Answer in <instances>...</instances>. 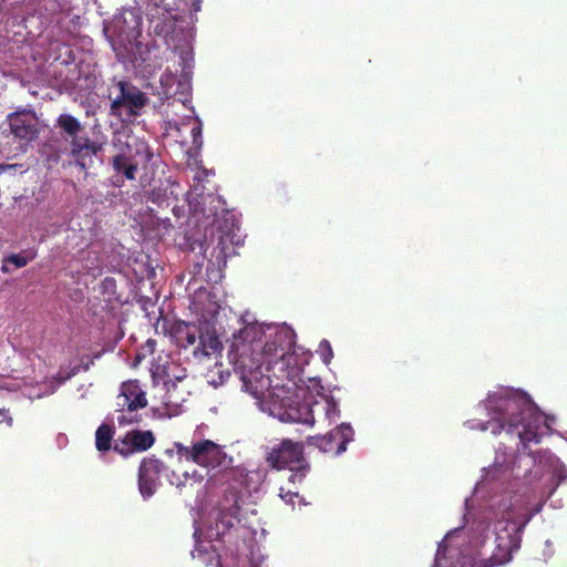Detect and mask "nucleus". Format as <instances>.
<instances>
[{"label": "nucleus", "instance_id": "b1692460", "mask_svg": "<svg viewBox=\"0 0 567 567\" xmlns=\"http://www.w3.org/2000/svg\"><path fill=\"white\" fill-rule=\"evenodd\" d=\"M166 405H168V406L169 405H173V406L177 405V403L173 400V395L172 394H169V396H168V399L166 401Z\"/></svg>", "mask_w": 567, "mask_h": 567}, {"label": "nucleus", "instance_id": "aec40b11", "mask_svg": "<svg viewBox=\"0 0 567 567\" xmlns=\"http://www.w3.org/2000/svg\"><path fill=\"white\" fill-rule=\"evenodd\" d=\"M183 476H184V481L183 482H177V485H181V484H184V485H196V484H202L205 480V475L203 474V472L200 471H197V470H193L192 472H188V471H185L183 473Z\"/></svg>", "mask_w": 567, "mask_h": 567}, {"label": "nucleus", "instance_id": "ddd939ff", "mask_svg": "<svg viewBox=\"0 0 567 567\" xmlns=\"http://www.w3.org/2000/svg\"><path fill=\"white\" fill-rule=\"evenodd\" d=\"M175 81V78L172 73H164L162 76H161V84L164 89V94L167 95V96H172V95H175L177 94L178 92L181 93H186L189 89V84L187 82V80H185L184 82L179 81L178 82V86H177V90H173V83Z\"/></svg>", "mask_w": 567, "mask_h": 567}, {"label": "nucleus", "instance_id": "9d476101", "mask_svg": "<svg viewBox=\"0 0 567 567\" xmlns=\"http://www.w3.org/2000/svg\"><path fill=\"white\" fill-rule=\"evenodd\" d=\"M117 406L134 411L147 404L145 392L136 381L124 382L117 396Z\"/></svg>", "mask_w": 567, "mask_h": 567}, {"label": "nucleus", "instance_id": "393cba45", "mask_svg": "<svg viewBox=\"0 0 567 567\" xmlns=\"http://www.w3.org/2000/svg\"><path fill=\"white\" fill-rule=\"evenodd\" d=\"M252 331H254V328H246L243 333L245 334V337H249Z\"/></svg>", "mask_w": 567, "mask_h": 567}, {"label": "nucleus", "instance_id": "f03ea898", "mask_svg": "<svg viewBox=\"0 0 567 567\" xmlns=\"http://www.w3.org/2000/svg\"><path fill=\"white\" fill-rule=\"evenodd\" d=\"M485 409L491 414L488 425H482V430H488L494 434L508 427L516 429L517 435L523 442L537 441L549 429L545 415L538 412L522 393L499 390L491 394L485 402Z\"/></svg>", "mask_w": 567, "mask_h": 567}, {"label": "nucleus", "instance_id": "6ab92c4d", "mask_svg": "<svg viewBox=\"0 0 567 567\" xmlns=\"http://www.w3.org/2000/svg\"><path fill=\"white\" fill-rule=\"evenodd\" d=\"M122 94L124 97V103H128L132 107H141L145 103V99L143 94L136 90H125L122 87Z\"/></svg>", "mask_w": 567, "mask_h": 567}, {"label": "nucleus", "instance_id": "20e7f679", "mask_svg": "<svg viewBox=\"0 0 567 567\" xmlns=\"http://www.w3.org/2000/svg\"><path fill=\"white\" fill-rule=\"evenodd\" d=\"M267 460L274 467H289L291 472H295L289 477L293 483L301 481L305 476L306 466L302 457V446L299 443L284 440L277 446L272 447Z\"/></svg>", "mask_w": 567, "mask_h": 567}, {"label": "nucleus", "instance_id": "2eb2a0df", "mask_svg": "<svg viewBox=\"0 0 567 567\" xmlns=\"http://www.w3.org/2000/svg\"><path fill=\"white\" fill-rule=\"evenodd\" d=\"M113 431L107 425H101L95 433V445L99 451H106L111 446Z\"/></svg>", "mask_w": 567, "mask_h": 567}, {"label": "nucleus", "instance_id": "412c9836", "mask_svg": "<svg viewBox=\"0 0 567 567\" xmlns=\"http://www.w3.org/2000/svg\"><path fill=\"white\" fill-rule=\"evenodd\" d=\"M319 353L323 360L324 363H330L333 352L330 343L327 340H322L319 344Z\"/></svg>", "mask_w": 567, "mask_h": 567}, {"label": "nucleus", "instance_id": "c756f323", "mask_svg": "<svg viewBox=\"0 0 567 567\" xmlns=\"http://www.w3.org/2000/svg\"><path fill=\"white\" fill-rule=\"evenodd\" d=\"M2 413V411L0 410V414Z\"/></svg>", "mask_w": 567, "mask_h": 567}, {"label": "nucleus", "instance_id": "6e6552de", "mask_svg": "<svg viewBox=\"0 0 567 567\" xmlns=\"http://www.w3.org/2000/svg\"><path fill=\"white\" fill-rule=\"evenodd\" d=\"M11 132L21 140L31 141L38 136L39 123L31 112H21L9 116Z\"/></svg>", "mask_w": 567, "mask_h": 567}, {"label": "nucleus", "instance_id": "a211bd4d", "mask_svg": "<svg viewBox=\"0 0 567 567\" xmlns=\"http://www.w3.org/2000/svg\"><path fill=\"white\" fill-rule=\"evenodd\" d=\"M29 261V257L22 255H11L3 259L1 270L3 272H10L12 270L11 266L16 268H22L27 266Z\"/></svg>", "mask_w": 567, "mask_h": 567}, {"label": "nucleus", "instance_id": "423d86ee", "mask_svg": "<svg viewBox=\"0 0 567 567\" xmlns=\"http://www.w3.org/2000/svg\"><path fill=\"white\" fill-rule=\"evenodd\" d=\"M58 125L71 138V152L79 161L85 156L96 154L101 150L102 143L81 135L82 125L75 117L62 114L58 118Z\"/></svg>", "mask_w": 567, "mask_h": 567}, {"label": "nucleus", "instance_id": "1a4fd4ad", "mask_svg": "<svg viewBox=\"0 0 567 567\" xmlns=\"http://www.w3.org/2000/svg\"><path fill=\"white\" fill-rule=\"evenodd\" d=\"M161 464L156 460H145L142 462L138 474L140 492L144 498H148L157 489Z\"/></svg>", "mask_w": 567, "mask_h": 567}, {"label": "nucleus", "instance_id": "7ed1b4c3", "mask_svg": "<svg viewBox=\"0 0 567 567\" xmlns=\"http://www.w3.org/2000/svg\"><path fill=\"white\" fill-rule=\"evenodd\" d=\"M175 447L179 458L192 460L207 471L227 468L233 463V458L227 455L224 447L210 440L198 441L192 447L182 444H176Z\"/></svg>", "mask_w": 567, "mask_h": 567}, {"label": "nucleus", "instance_id": "0eeeda50", "mask_svg": "<svg viewBox=\"0 0 567 567\" xmlns=\"http://www.w3.org/2000/svg\"><path fill=\"white\" fill-rule=\"evenodd\" d=\"M353 429L350 424L342 423L326 436L312 437V444L327 453L341 454L346 451L347 444L352 441Z\"/></svg>", "mask_w": 567, "mask_h": 567}, {"label": "nucleus", "instance_id": "bb28decb", "mask_svg": "<svg viewBox=\"0 0 567 567\" xmlns=\"http://www.w3.org/2000/svg\"><path fill=\"white\" fill-rule=\"evenodd\" d=\"M288 494H290V492H288ZM290 496H291V497H292V496H293V497H298V494H297V493H291V495H290Z\"/></svg>", "mask_w": 567, "mask_h": 567}, {"label": "nucleus", "instance_id": "4468645a", "mask_svg": "<svg viewBox=\"0 0 567 567\" xmlns=\"http://www.w3.org/2000/svg\"><path fill=\"white\" fill-rule=\"evenodd\" d=\"M231 501H233L231 505L228 506V505L224 504L223 508H221V512H223L221 523H224L228 526H233L235 520L240 522V516H239L240 507L238 505V501H237V497L235 494L231 495Z\"/></svg>", "mask_w": 567, "mask_h": 567}, {"label": "nucleus", "instance_id": "cd10ccee", "mask_svg": "<svg viewBox=\"0 0 567 567\" xmlns=\"http://www.w3.org/2000/svg\"><path fill=\"white\" fill-rule=\"evenodd\" d=\"M121 135H122V134H117V136H116V141L121 142Z\"/></svg>", "mask_w": 567, "mask_h": 567}, {"label": "nucleus", "instance_id": "a878e982", "mask_svg": "<svg viewBox=\"0 0 567 567\" xmlns=\"http://www.w3.org/2000/svg\"><path fill=\"white\" fill-rule=\"evenodd\" d=\"M128 14L133 18L134 28H135L138 24V21L132 11H130Z\"/></svg>", "mask_w": 567, "mask_h": 567}, {"label": "nucleus", "instance_id": "f257e3e1", "mask_svg": "<svg viewBox=\"0 0 567 567\" xmlns=\"http://www.w3.org/2000/svg\"><path fill=\"white\" fill-rule=\"evenodd\" d=\"M285 337V332L277 333L275 340L256 354L252 360L258 367L245 370L241 375L245 390L256 399L261 411L281 422L313 424L317 414L319 423L331 424L339 416L338 405L319 379H308L298 386L274 385L270 377L261 372L262 364L269 367L284 357L278 343Z\"/></svg>", "mask_w": 567, "mask_h": 567}, {"label": "nucleus", "instance_id": "c85d7f7f", "mask_svg": "<svg viewBox=\"0 0 567 567\" xmlns=\"http://www.w3.org/2000/svg\"><path fill=\"white\" fill-rule=\"evenodd\" d=\"M6 168V166H0V173L3 172Z\"/></svg>", "mask_w": 567, "mask_h": 567}, {"label": "nucleus", "instance_id": "dca6fc26", "mask_svg": "<svg viewBox=\"0 0 567 567\" xmlns=\"http://www.w3.org/2000/svg\"><path fill=\"white\" fill-rule=\"evenodd\" d=\"M199 343L205 355H210L220 349V342L218 338L215 334L208 332L200 336Z\"/></svg>", "mask_w": 567, "mask_h": 567}, {"label": "nucleus", "instance_id": "9b49d317", "mask_svg": "<svg viewBox=\"0 0 567 567\" xmlns=\"http://www.w3.org/2000/svg\"><path fill=\"white\" fill-rule=\"evenodd\" d=\"M153 443L154 436L151 431H132L124 436L123 444L127 445V449L121 450V453L145 451L150 449Z\"/></svg>", "mask_w": 567, "mask_h": 567}, {"label": "nucleus", "instance_id": "4be33fe9", "mask_svg": "<svg viewBox=\"0 0 567 567\" xmlns=\"http://www.w3.org/2000/svg\"><path fill=\"white\" fill-rule=\"evenodd\" d=\"M192 134L194 138V144H196L198 147L202 145V125L197 124L195 127L192 128Z\"/></svg>", "mask_w": 567, "mask_h": 567}, {"label": "nucleus", "instance_id": "5701e85b", "mask_svg": "<svg viewBox=\"0 0 567 567\" xmlns=\"http://www.w3.org/2000/svg\"><path fill=\"white\" fill-rule=\"evenodd\" d=\"M196 341V337L194 332H187V342L188 344H194Z\"/></svg>", "mask_w": 567, "mask_h": 567}, {"label": "nucleus", "instance_id": "f8f14e48", "mask_svg": "<svg viewBox=\"0 0 567 567\" xmlns=\"http://www.w3.org/2000/svg\"><path fill=\"white\" fill-rule=\"evenodd\" d=\"M434 567H487L483 561H476L474 558L464 557L458 566H452L446 556V548L440 545Z\"/></svg>", "mask_w": 567, "mask_h": 567}, {"label": "nucleus", "instance_id": "f3484780", "mask_svg": "<svg viewBox=\"0 0 567 567\" xmlns=\"http://www.w3.org/2000/svg\"><path fill=\"white\" fill-rule=\"evenodd\" d=\"M114 167L118 172H123L128 179H134L136 165L128 163L123 155H117L114 158Z\"/></svg>", "mask_w": 567, "mask_h": 567}, {"label": "nucleus", "instance_id": "39448f33", "mask_svg": "<svg viewBox=\"0 0 567 567\" xmlns=\"http://www.w3.org/2000/svg\"><path fill=\"white\" fill-rule=\"evenodd\" d=\"M522 527L518 522H513L508 515L498 520L494 527L496 551L492 556L493 565H501L509 561L511 553L518 547L517 534Z\"/></svg>", "mask_w": 567, "mask_h": 567}]
</instances>
